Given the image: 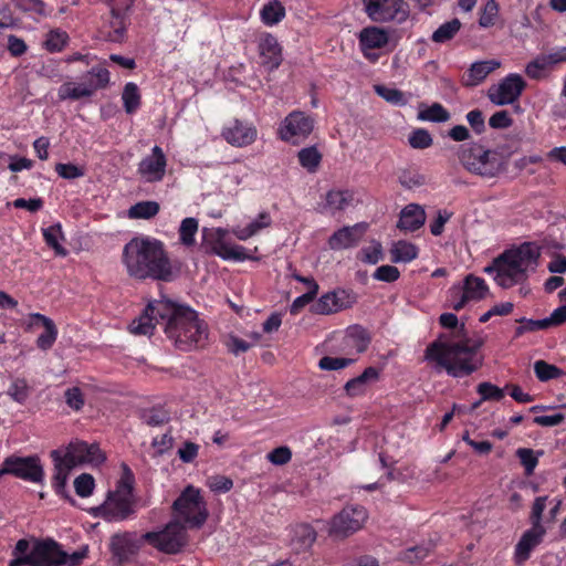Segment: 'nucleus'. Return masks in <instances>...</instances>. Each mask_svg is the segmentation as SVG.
<instances>
[{"label": "nucleus", "mask_w": 566, "mask_h": 566, "mask_svg": "<svg viewBox=\"0 0 566 566\" xmlns=\"http://www.w3.org/2000/svg\"><path fill=\"white\" fill-rule=\"evenodd\" d=\"M545 534V528L533 526L523 533L515 545L514 560L516 565H523L530 558L532 551L543 542Z\"/></svg>", "instance_id": "nucleus-21"}, {"label": "nucleus", "mask_w": 566, "mask_h": 566, "mask_svg": "<svg viewBox=\"0 0 566 566\" xmlns=\"http://www.w3.org/2000/svg\"><path fill=\"white\" fill-rule=\"evenodd\" d=\"M547 496H537L532 505L530 522L533 527L545 528L542 524L543 513L546 509Z\"/></svg>", "instance_id": "nucleus-60"}, {"label": "nucleus", "mask_w": 566, "mask_h": 566, "mask_svg": "<svg viewBox=\"0 0 566 566\" xmlns=\"http://www.w3.org/2000/svg\"><path fill=\"white\" fill-rule=\"evenodd\" d=\"M297 157L301 166L310 172L316 171L322 160V155L314 146L301 149Z\"/></svg>", "instance_id": "nucleus-47"}, {"label": "nucleus", "mask_w": 566, "mask_h": 566, "mask_svg": "<svg viewBox=\"0 0 566 566\" xmlns=\"http://www.w3.org/2000/svg\"><path fill=\"white\" fill-rule=\"evenodd\" d=\"M167 160L163 149L155 146L151 154L142 159L138 165V174L146 182H158L163 180L166 171Z\"/></svg>", "instance_id": "nucleus-18"}, {"label": "nucleus", "mask_w": 566, "mask_h": 566, "mask_svg": "<svg viewBox=\"0 0 566 566\" xmlns=\"http://www.w3.org/2000/svg\"><path fill=\"white\" fill-rule=\"evenodd\" d=\"M144 538L160 552L176 554L187 543L186 527L180 521L174 520L160 532L145 533Z\"/></svg>", "instance_id": "nucleus-9"}, {"label": "nucleus", "mask_w": 566, "mask_h": 566, "mask_svg": "<svg viewBox=\"0 0 566 566\" xmlns=\"http://www.w3.org/2000/svg\"><path fill=\"white\" fill-rule=\"evenodd\" d=\"M123 474L116 489L109 491L105 501L92 509L95 517L106 522H122L136 513V500L133 494L134 474L127 464H123Z\"/></svg>", "instance_id": "nucleus-4"}, {"label": "nucleus", "mask_w": 566, "mask_h": 566, "mask_svg": "<svg viewBox=\"0 0 566 566\" xmlns=\"http://www.w3.org/2000/svg\"><path fill=\"white\" fill-rule=\"evenodd\" d=\"M534 373L538 380L548 381L564 375V371L555 365H551L545 360H536L534 363Z\"/></svg>", "instance_id": "nucleus-48"}, {"label": "nucleus", "mask_w": 566, "mask_h": 566, "mask_svg": "<svg viewBox=\"0 0 566 566\" xmlns=\"http://www.w3.org/2000/svg\"><path fill=\"white\" fill-rule=\"evenodd\" d=\"M144 542V535L138 536L134 532L116 533L111 537L109 549L117 564L122 565L139 552Z\"/></svg>", "instance_id": "nucleus-15"}, {"label": "nucleus", "mask_w": 566, "mask_h": 566, "mask_svg": "<svg viewBox=\"0 0 566 566\" xmlns=\"http://www.w3.org/2000/svg\"><path fill=\"white\" fill-rule=\"evenodd\" d=\"M122 263L129 277L169 282L174 270L163 242L149 237H134L123 248Z\"/></svg>", "instance_id": "nucleus-3"}, {"label": "nucleus", "mask_w": 566, "mask_h": 566, "mask_svg": "<svg viewBox=\"0 0 566 566\" xmlns=\"http://www.w3.org/2000/svg\"><path fill=\"white\" fill-rule=\"evenodd\" d=\"M542 454L543 451H538L536 454L534 450L527 448H520L516 450V457L524 467L526 475L533 474L536 465L538 464V455Z\"/></svg>", "instance_id": "nucleus-52"}, {"label": "nucleus", "mask_w": 566, "mask_h": 566, "mask_svg": "<svg viewBox=\"0 0 566 566\" xmlns=\"http://www.w3.org/2000/svg\"><path fill=\"white\" fill-rule=\"evenodd\" d=\"M360 254L361 261L369 264H376L385 258L382 245L378 241H374L370 247L363 248Z\"/></svg>", "instance_id": "nucleus-59"}, {"label": "nucleus", "mask_w": 566, "mask_h": 566, "mask_svg": "<svg viewBox=\"0 0 566 566\" xmlns=\"http://www.w3.org/2000/svg\"><path fill=\"white\" fill-rule=\"evenodd\" d=\"M409 144L415 149H424L432 145V137L428 130L418 128L410 134Z\"/></svg>", "instance_id": "nucleus-63"}, {"label": "nucleus", "mask_w": 566, "mask_h": 566, "mask_svg": "<svg viewBox=\"0 0 566 566\" xmlns=\"http://www.w3.org/2000/svg\"><path fill=\"white\" fill-rule=\"evenodd\" d=\"M353 201L348 190H331L326 195V206L333 211L344 210Z\"/></svg>", "instance_id": "nucleus-45"}, {"label": "nucleus", "mask_w": 566, "mask_h": 566, "mask_svg": "<svg viewBox=\"0 0 566 566\" xmlns=\"http://www.w3.org/2000/svg\"><path fill=\"white\" fill-rule=\"evenodd\" d=\"M426 221L423 208L417 203L406 206L401 212L397 227L405 231H416L420 229Z\"/></svg>", "instance_id": "nucleus-28"}, {"label": "nucleus", "mask_w": 566, "mask_h": 566, "mask_svg": "<svg viewBox=\"0 0 566 566\" xmlns=\"http://www.w3.org/2000/svg\"><path fill=\"white\" fill-rule=\"evenodd\" d=\"M462 292L471 301H480L486 296L489 287L483 279L475 276L473 274H469L464 279Z\"/></svg>", "instance_id": "nucleus-35"}, {"label": "nucleus", "mask_w": 566, "mask_h": 566, "mask_svg": "<svg viewBox=\"0 0 566 566\" xmlns=\"http://www.w3.org/2000/svg\"><path fill=\"white\" fill-rule=\"evenodd\" d=\"M398 181L406 189H415L426 184V177L416 169H403L398 176Z\"/></svg>", "instance_id": "nucleus-51"}, {"label": "nucleus", "mask_w": 566, "mask_h": 566, "mask_svg": "<svg viewBox=\"0 0 566 566\" xmlns=\"http://www.w3.org/2000/svg\"><path fill=\"white\" fill-rule=\"evenodd\" d=\"M223 138L235 147L251 145L256 138V129L253 126L244 125L239 120L222 130Z\"/></svg>", "instance_id": "nucleus-22"}, {"label": "nucleus", "mask_w": 566, "mask_h": 566, "mask_svg": "<svg viewBox=\"0 0 566 566\" xmlns=\"http://www.w3.org/2000/svg\"><path fill=\"white\" fill-rule=\"evenodd\" d=\"M311 283V290H308L306 293L302 294L301 296L296 297L290 308L291 314L295 315L300 313V311L305 307L307 304H310L316 296L318 292V284L316 282H310Z\"/></svg>", "instance_id": "nucleus-62"}, {"label": "nucleus", "mask_w": 566, "mask_h": 566, "mask_svg": "<svg viewBox=\"0 0 566 566\" xmlns=\"http://www.w3.org/2000/svg\"><path fill=\"white\" fill-rule=\"evenodd\" d=\"M69 34L65 31L60 29L51 30L46 34V39L44 41V48L49 52H60L67 44Z\"/></svg>", "instance_id": "nucleus-49"}, {"label": "nucleus", "mask_w": 566, "mask_h": 566, "mask_svg": "<svg viewBox=\"0 0 566 566\" xmlns=\"http://www.w3.org/2000/svg\"><path fill=\"white\" fill-rule=\"evenodd\" d=\"M346 342L348 345L355 347L356 352L360 354L367 349L370 343V335L363 326L353 325L346 331Z\"/></svg>", "instance_id": "nucleus-36"}, {"label": "nucleus", "mask_w": 566, "mask_h": 566, "mask_svg": "<svg viewBox=\"0 0 566 566\" xmlns=\"http://www.w3.org/2000/svg\"><path fill=\"white\" fill-rule=\"evenodd\" d=\"M316 537L317 533L310 524H297L291 528L290 546L295 553L306 552Z\"/></svg>", "instance_id": "nucleus-26"}, {"label": "nucleus", "mask_w": 566, "mask_h": 566, "mask_svg": "<svg viewBox=\"0 0 566 566\" xmlns=\"http://www.w3.org/2000/svg\"><path fill=\"white\" fill-rule=\"evenodd\" d=\"M516 322L520 323V326L515 328V337H520L528 332H536L549 328L547 317L543 319H531L522 317L516 319Z\"/></svg>", "instance_id": "nucleus-53"}, {"label": "nucleus", "mask_w": 566, "mask_h": 566, "mask_svg": "<svg viewBox=\"0 0 566 566\" xmlns=\"http://www.w3.org/2000/svg\"><path fill=\"white\" fill-rule=\"evenodd\" d=\"M142 419L143 422L150 427H158L167 423L170 417L166 410L151 408L143 412Z\"/></svg>", "instance_id": "nucleus-56"}, {"label": "nucleus", "mask_w": 566, "mask_h": 566, "mask_svg": "<svg viewBox=\"0 0 566 566\" xmlns=\"http://www.w3.org/2000/svg\"><path fill=\"white\" fill-rule=\"evenodd\" d=\"M178 521L191 528H200L208 518L207 503L200 494V490L188 485L172 504Z\"/></svg>", "instance_id": "nucleus-5"}, {"label": "nucleus", "mask_w": 566, "mask_h": 566, "mask_svg": "<svg viewBox=\"0 0 566 566\" xmlns=\"http://www.w3.org/2000/svg\"><path fill=\"white\" fill-rule=\"evenodd\" d=\"M356 359L354 358H345V357H332V356H324L318 361V367L322 370H339L343 368H346L354 364Z\"/></svg>", "instance_id": "nucleus-55"}, {"label": "nucleus", "mask_w": 566, "mask_h": 566, "mask_svg": "<svg viewBox=\"0 0 566 566\" xmlns=\"http://www.w3.org/2000/svg\"><path fill=\"white\" fill-rule=\"evenodd\" d=\"M217 239L211 244L212 253L222 258L223 260L244 261L249 256L245 253V249L241 245H231L223 241L227 233L223 229H217Z\"/></svg>", "instance_id": "nucleus-25"}, {"label": "nucleus", "mask_w": 566, "mask_h": 566, "mask_svg": "<svg viewBox=\"0 0 566 566\" xmlns=\"http://www.w3.org/2000/svg\"><path fill=\"white\" fill-rule=\"evenodd\" d=\"M459 160L468 171L483 178H494L503 170V163L497 154L476 144L463 146Z\"/></svg>", "instance_id": "nucleus-6"}, {"label": "nucleus", "mask_w": 566, "mask_h": 566, "mask_svg": "<svg viewBox=\"0 0 566 566\" xmlns=\"http://www.w3.org/2000/svg\"><path fill=\"white\" fill-rule=\"evenodd\" d=\"M379 378V370L376 367H367L359 376L349 379L344 390L348 397H357L365 394L367 384Z\"/></svg>", "instance_id": "nucleus-30"}, {"label": "nucleus", "mask_w": 566, "mask_h": 566, "mask_svg": "<svg viewBox=\"0 0 566 566\" xmlns=\"http://www.w3.org/2000/svg\"><path fill=\"white\" fill-rule=\"evenodd\" d=\"M95 486L94 478L88 473H82L74 480V489L78 496L87 497Z\"/></svg>", "instance_id": "nucleus-61"}, {"label": "nucleus", "mask_w": 566, "mask_h": 566, "mask_svg": "<svg viewBox=\"0 0 566 566\" xmlns=\"http://www.w3.org/2000/svg\"><path fill=\"white\" fill-rule=\"evenodd\" d=\"M271 224V217L268 212H262L258 218L251 221L247 227H237L232 230L233 234L241 241L255 235L259 231Z\"/></svg>", "instance_id": "nucleus-34"}, {"label": "nucleus", "mask_w": 566, "mask_h": 566, "mask_svg": "<svg viewBox=\"0 0 566 566\" xmlns=\"http://www.w3.org/2000/svg\"><path fill=\"white\" fill-rule=\"evenodd\" d=\"M501 66L497 60L478 61L471 64L467 74L462 78V84L467 87H474L481 84L489 74Z\"/></svg>", "instance_id": "nucleus-23"}, {"label": "nucleus", "mask_w": 566, "mask_h": 566, "mask_svg": "<svg viewBox=\"0 0 566 566\" xmlns=\"http://www.w3.org/2000/svg\"><path fill=\"white\" fill-rule=\"evenodd\" d=\"M314 128V120L303 112H292L283 120L279 135L282 140L297 144L298 138H306Z\"/></svg>", "instance_id": "nucleus-14"}, {"label": "nucleus", "mask_w": 566, "mask_h": 566, "mask_svg": "<svg viewBox=\"0 0 566 566\" xmlns=\"http://www.w3.org/2000/svg\"><path fill=\"white\" fill-rule=\"evenodd\" d=\"M547 66H549L547 60L544 55H541L526 65L525 73L533 80H539L544 76Z\"/></svg>", "instance_id": "nucleus-64"}, {"label": "nucleus", "mask_w": 566, "mask_h": 566, "mask_svg": "<svg viewBox=\"0 0 566 566\" xmlns=\"http://www.w3.org/2000/svg\"><path fill=\"white\" fill-rule=\"evenodd\" d=\"M495 281L503 289H510L515 284L523 283L527 279V274L516 268H513L506 261H501L499 256L495 259Z\"/></svg>", "instance_id": "nucleus-27"}, {"label": "nucleus", "mask_w": 566, "mask_h": 566, "mask_svg": "<svg viewBox=\"0 0 566 566\" xmlns=\"http://www.w3.org/2000/svg\"><path fill=\"white\" fill-rule=\"evenodd\" d=\"M526 87V82L522 75L511 73L500 81L497 85H492L488 91L489 99L497 106L512 104L518 99Z\"/></svg>", "instance_id": "nucleus-13"}, {"label": "nucleus", "mask_w": 566, "mask_h": 566, "mask_svg": "<svg viewBox=\"0 0 566 566\" xmlns=\"http://www.w3.org/2000/svg\"><path fill=\"white\" fill-rule=\"evenodd\" d=\"M4 474L32 483H42L44 480V470L38 455L6 458L0 469V478Z\"/></svg>", "instance_id": "nucleus-10"}, {"label": "nucleus", "mask_w": 566, "mask_h": 566, "mask_svg": "<svg viewBox=\"0 0 566 566\" xmlns=\"http://www.w3.org/2000/svg\"><path fill=\"white\" fill-rule=\"evenodd\" d=\"M140 98L138 86L135 83L129 82L124 86L122 99L127 114H133L139 108Z\"/></svg>", "instance_id": "nucleus-40"}, {"label": "nucleus", "mask_w": 566, "mask_h": 566, "mask_svg": "<svg viewBox=\"0 0 566 566\" xmlns=\"http://www.w3.org/2000/svg\"><path fill=\"white\" fill-rule=\"evenodd\" d=\"M389 42V35L386 30L379 27L364 28L359 33V45L364 55L370 59L367 50L381 49Z\"/></svg>", "instance_id": "nucleus-24"}, {"label": "nucleus", "mask_w": 566, "mask_h": 566, "mask_svg": "<svg viewBox=\"0 0 566 566\" xmlns=\"http://www.w3.org/2000/svg\"><path fill=\"white\" fill-rule=\"evenodd\" d=\"M81 83L84 87L92 91L93 96L96 91L108 86L109 72L101 65L93 66L85 75L82 76Z\"/></svg>", "instance_id": "nucleus-32"}, {"label": "nucleus", "mask_w": 566, "mask_h": 566, "mask_svg": "<svg viewBox=\"0 0 566 566\" xmlns=\"http://www.w3.org/2000/svg\"><path fill=\"white\" fill-rule=\"evenodd\" d=\"M198 231V221L195 218H186L179 228L180 242L186 247L195 244V235Z\"/></svg>", "instance_id": "nucleus-50"}, {"label": "nucleus", "mask_w": 566, "mask_h": 566, "mask_svg": "<svg viewBox=\"0 0 566 566\" xmlns=\"http://www.w3.org/2000/svg\"><path fill=\"white\" fill-rule=\"evenodd\" d=\"M418 119L433 123H444L450 119V113L439 103L421 109L418 113Z\"/></svg>", "instance_id": "nucleus-46"}, {"label": "nucleus", "mask_w": 566, "mask_h": 566, "mask_svg": "<svg viewBox=\"0 0 566 566\" xmlns=\"http://www.w3.org/2000/svg\"><path fill=\"white\" fill-rule=\"evenodd\" d=\"M62 459L74 469L82 465H98L105 461V455L96 443L88 444L75 440L62 451Z\"/></svg>", "instance_id": "nucleus-12"}, {"label": "nucleus", "mask_w": 566, "mask_h": 566, "mask_svg": "<svg viewBox=\"0 0 566 566\" xmlns=\"http://www.w3.org/2000/svg\"><path fill=\"white\" fill-rule=\"evenodd\" d=\"M499 258L527 274L528 271H534L537 266L539 251L532 243H523L516 249L505 251Z\"/></svg>", "instance_id": "nucleus-17"}, {"label": "nucleus", "mask_w": 566, "mask_h": 566, "mask_svg": "<svg viewBox=\"0 0 566 566\" xmlns=\"http://www.w3.org/2000/svg\"><path fill=\"white\" fill-rule=\"evenodd\" d=\"M364 11L376 23H402L409 18V6L405 0H363Z\"/></svg>", "instance_id": "nucleus-8"}, {"label": "nucleus", "mask_w": 566, "mask_h": 566, "mask_svg": "<svg viewBox=\"0 0 566 566\" xmlns=\"http://www.w3.org/2000/svg\"><path fill=\"white\" fill-rule=\"evenodd\" d=\"M43 237L45 243L54 250L56 255L66 256L67 250L60 243V239H63V233L60 224H54L46 229H43Z\"/></svg>", "instance_id": "nucleus-42"}, {"label": "nucleus", "mask_w": 566, "mask_h": 566, "mask_svg": "<svg viewBox=\"0 0 566 566\" xmlns=\"http://www.w3.org/2000/svg\"><path fill=\"white\" fill-rule=\"evenodd\" d=\"M159 203L156 201H140L132 206L128 216L132 219H150L159 212Z\"/></svg>", "instance_id": "nucleus-44"}, {"label": "nucleus", "mask_w": 566, "mask_h": 566, "mask_svg": "<svg viewBox=\"0 0 566 566\" xmlns=\"http://www.w3.org/2000/svg\"><path fill=\"white\" fill-rule=\"evenodd\" d=\"M446 328H458L455 333L441 335L429 344L424 352L426 360L436 363L438 369H444L454 378H462L476 371L483 363L479 355L482 340L468 336L464 324L458 326V317L453 313H443L439 318Z\"/></svg>", "instance_id": "nucleus-2"}, {"label": "nucleus", "mask_w": 566, "mask_h": 566, "mask_svg": "<svg viewBox=\"0 0 566 566\" xmlns=\"http://www.w3.org/2000/svg\"><path fill=\"white\" fill-rule=\"evenodd\" d=\"M259 54L261 65L269 72L274 71L282 63V49L276 38L270 33L260 38Z\"/></svg>", "instance_id": "nucleus-20"}, {"label": "nucleus", "mask_w": 566, "mask_h": 566, "mask_svg": "<svg viewBox=\"0 0 566 566\" xmlns=\"http://www.w3.org/2000/svg\"><path fill=\"white\" fill-rule=\"evenodd\" d=\"M31 319L34 325L41 324L44 328L43 333H41L38 336V339H36L38 347L41 348L42 350L50 349L53 346V344L55 343L56 337H57V328H56L54 322L51 318H49L40 313L32 314Z\"/></svg>", "instance_id": "nucleus-29"}, {"label": "nucleus", "mask_w": 566, "mask_h": 566, "mask_svg": "<svg viewBox=\"0 0 566 566\" xmlns=\"http://www.w3.org/2000/svg\"><path fill=\"white\" fill-rule=\"evenodd\" d=\"M285 15V9L279 0H271L261 10V19L268 25L279 23Z\"/></svg>", "instance_id": "nucleus-43"}, {"label": "nucleus", "mask_w": 566, "mask_h": 566, "mask_svg": "<svg viewBox=\"0 0 566 566\" xmlns=\"http://www.w3.org/2000/svg\"><path fill=\"white\" fill-rule=\"evenodd\" d=\"M355 303L356 296L353 292L339 289L323 294L311 310L315 314L328 315L349 308Z\"/></svg>", "instance_id": "nucleus-16"}, {"label": "nucleus", "mask_w": 566, "mask_h": 566, "mask_svg": "<svg viewBox=\"0 0 566 566\" xmlns=\"http://www.w3.org/2000/svg\"><path fill=\"white\" fill-rule=\"evenodd\" d=\"M367 517L365 507L359 505L346 506L332 518L328 534L337 539L346 538L360 530Z\"/></svg>", "instance_id": "nucleus-11"}, {"label": "nucleus", "mask_w": 566, "mask_h": 566, "mask_svg": "<svg viewBox=\"0 0 566 566\" xmlns=\"http://www.w3.org/2000/svg\"><path fill=\"white\" fill-rule=\"evenodd\" d=\"M478 394L481 396V400L485 401H501L504 398V389L489 382H480L476 387Z\"/></svg>", "instance_id": "nucleus-54"}, {"label": "nucleus", "mask_w": 566, "mask_h": 566, "mask_svg": "<svg viewBox=\"0 0 566 566\" xmlns=\"http://www.w3.org/2000/svg\"><path fill=\"white\" fill-rule=\"evenodd\" d=\"M499 14V6L495 0H488L479 19L482 28H490L495 24Z\"/></svg>", "instance_id": "nucleus-58"}, {"label": "nucleus", "mask_w": 566, "mask_h": 566, "mask_svg": "<svg viewBox=\"0 0 566 566\" xmlns=\"http://www.w3.org/2000/svg\"><path fill=\"white\" fill-rule=\"evenodd\" d=\"M156 325H163L166 336L182 352L203 347L208 339L207 324L189 306L163 297L149 302L144 312L129 324L134 335L150 336Z\"/></svg>", "instance_id": "nucleus-1"}, {"label": "nucleus", "mask_w": 566, "mask_h": 566, "mask_svg": "<svg viewBox=\"0 0 566 566\" xmlns=\"http://www.w3.org/2000/svg\"><path fill=\"white\" fill-rule=\"evenodd\" d=\"M461 22L459 19L454 18L448 22L441 24L431 36V40L436 43H446L454 38V35L460 31Z\"/></svg>", "instance_id": "nucleus-41"}, {"label": "nucleus", "mask_w": 566, "mask_h": 566, "mask_svg": "<svg viewBox=\"0 0 566 566\" xmlns=\"http://www.w3.org/2000/svg\"><path fill=\"white\" fill-rule=\"evenodd\" d=\"M127 22L128 14L111 12L108 24L112 30L107 34V40L112 42H120L124 39Z\"/></svg>", "instance_id": "nucleus-38"}, {"label": "nucleus", "mask_w": 566, "mask_h": 566, "mask_svg": "<svg viewBox=\"0 0 566 566\" xmlns=\"http://www.w3.org/2000/svg\"><path fill=\"white\" fill-rule=\"evenodd\" d=\"M391 261L408 263L418 256V248L407 241H398L390 249Z\"/></svg>", "instance_id": "nucleus-37"}, {"label": "nucleus", "mask_w": 566, "mask_h": 566, "mask_svg": "<svg viewBox=\"0 0 566 566\" xmlns=\"http://www.w3.org/2000/svg\"><path fill=\"white\" fill-rule=\"evenodd\" d=\"M367 231V223L359 222L354 226L343 227L328 239L332 250H345L356 247Z\"/></svg>", "instance_id": "nucleus-19"}, {"label": "nucleus", "mask_w": 566, "mask_h": 566, "mask_svg": "<svg viewBox=\"0 0 566 566\" xmlns=\"http://www.w3.org/2000/svg\"><path fill=\"white\" fill-rule=\"evenodd\" d=\"M66 563L67 553L54 539L46 538L35 541L28 556L11 559L9 566H61Z\"/></svg>", "instance_id": "nucleus-7"}, {"label": "nucleus", "mask_w": 566, "mask_h": 566, "mask_svg": "<svg viewBox=\"0 0 566 566\" xmlns=\"http://www.w3.org/2000/svg\"><path fill=\"white\" fill-rule=\"evenodd\" d=\"M57 95L61 101H77L83 97H91L92 91L84 87L82 83L65 82L59 87Z\"/></svg>", "instance_id": "nucleus-39"}, {"label": "nucleus", "mask_w": 566, "mask_h": 566, "mask_svg": "<svg viewBox=\"0 0 566 566\" xmlns=\"http://www.w3.org/2000/svg\"><path fill=\"white\" fill-rule=\"evenodd\" d=\"M375 92L386 102L391 103L394 105H405L407 103L403 93L397 88H391L384 85H376Z\"/></svg>", "instance_id": "nucleus-57"}, {"label": "nucleus", "mask_w": 566, "mask_h": 566, "mask_svg": "<svg viewBox=\"0 0 566 566\" xmlns=\"http://www.w3.org/2000/svg\"><path fill=\"white\" fill-rule=\"evenodd\" d=\"M51 458L54 462L55 471L52 484L56 493L63 494L65 491L69 474L73 470V468L62 459V450H52Z\"/></svg>", "instance_id": "nucleus-31"}, {"label": "nucleus", "mask_w": 566, "mask_h": 566, "mask_svg": "<svg viewBox=\"0 0 566 566\" xmlns=\"http://www.w3.org/2000/svg\"><path fill=\"white\" fill-rule=\"evenodd\" d=\"M271 224V217L268 212H262L258 218L251 221L247 227H237L232 230L233 234L241 241L255 235L259 231Z\"/></svg>", "instance_id": "nucleus-33"}]
</instances>
